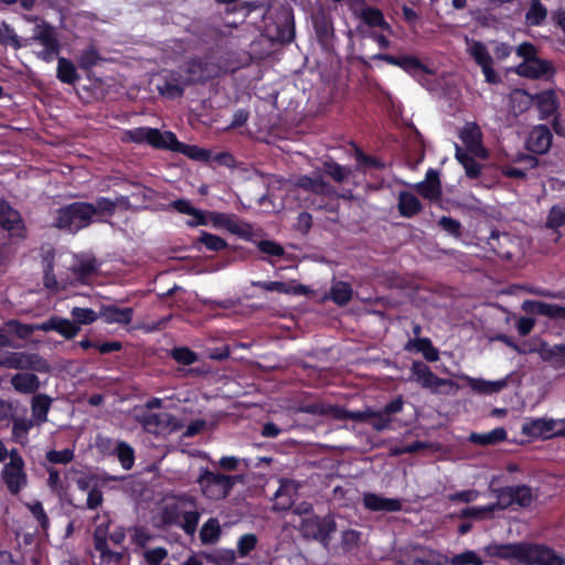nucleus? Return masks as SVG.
Segmentation results:
<instances>
[{
  "label": "nucleus",
  "mask_w": 565,
  "mask_h": 565,
  "mask_svg": "<svg viewBox=\"0 0 565 565\" xmlns=\"http://www.w3.org/2000/svg\"><path fill=\"white\" fill-rule=\"evenodd\" d=\"M242 481L243 475L227 476L211 471L209 468H201L196 480L202 494L213 501H220L228 497L234 486Z\"/></svg>",
  "instance_id": "5"
},
{
  "label": "nucleus",
  "mask_w": 565,
  "mask_h": 565,
  "mask_svg": "<svg viewBox=\"0 0 565 565\" xmlns=\"http://www.w3.org/2000/svg\"><path fill=\"white\" fill-rule=\"evenodd\" d=\"M114 451V456L117 457L122 469L130 470L134 467L136 459L135 449L127 441L117 440Z\"/></svg>",
  "instance_id": "42"
},
{
  "label": "nucleus",
  "mask_w": 565,
  "mask_h": 565,
  "mask_svg": "<svg viewBox=\"0 0 565 565\" xmlns=\"http://www.w3.org/2000/svg\"><path fill=\"white\" fill-rule=\"evenodd\" d=\"M171 131H160L158 128L138 127L125 131V140L135 143H147L156 149H167L168 136Z\"/></svg>",
  "instance_id": "8"
},
{
  "label": "nucleus",
  "mask_w": 565,
  "mask_h": 565,
  "mask_svg": "<svg viewBox=\"0 0 565 565\" xmlns=\"http://www.w3.org/2000/svg\"><path fill=\"white\" fill-rule=\"evenodd\" d=\"M113 207L106 196H98L94 203L75 201L56 210L53 226L75 234L93 223L105 222Z\"/></svg>",
  "instance_id": "3"
},
{
  "label": "nucleus",
  "mask_w": 565,
  "mask_h": 565,
  "mask_svg": "<svg viewBox=\"0 0 565 565\" xmlns=\"http://www.w3.org/2000/svg\"><path fill=\"white\" fill-rule=\"evenodd\" d=\"M414 349L417 352H420L425 360L428 362H435L439 359V352L433 345L431 340L429 338L409 339L405 344V350L412 351Z\"/></svg>",
  "instance_id": "32"
},
{
  "label": "nucleus",
  "mask_w": 565,
  "mask_h": 565,
  "mask_svg": "<svg viewBox=\"0 0 565 565\" xmlns=\"http://www.w3.org/2000/svg\"><path fill=\"white\" fill-rule=\"evenodd\" d=\"M451 565H483L482 558L471 550L456 554L450 559Z\"/></svg>",
  "instance_id": "58"
},
{
  "label": "nucleus",
  "mask_w": 565,
  "mask_h": 565,
  "mask_svg": "<svg viewBox=\"0 0 565 565\" xmlns=\"http://www.w3.org/2000/svg\"><path fill=\"white\" fill-rule=\"evenodd\" d=\"M405 401L402 395L391 399L379 409L366 407L364 411H349L340 405L323 403L310 404L306 412L313 415L328 416L335 420H353L360 424H369L374 431L382 433L395 429V416L404 411Z\"/></svg>",
  "instance_id": "1"
},
{
  "label": "nucleus",
  "mask_w": 565,
  "mask_h": 565,
  "mask_svg": "<svg viewBox=\"0 0 565 565\" xmlns=\"http://www.w3.org/2000/svg\"><path fill=\"white\" fill-rule=\"evenodd\" d=\"M221 527L217 519L210 518L200 530V540L203 544H214L218 541Z\"/></svg>",
  "instance_id": "49"
},
{
  "label": "nucleus",
  "mask_w": 565,
  "mask_h": 565,
  "mask_svg": "<svg viewBox=\"0 0 565 565\" xmlns=\"http://www.w3.org/2000/svg\"><path fill=\"white\" fill-rule=\"evenodd\" d=\"M36 354H28L25 352H12L2 363L4 366L15 370H25L33 367V359Z\"/></svg>",
  "instance_id": "45"
},
{
  "label": "nucleus",
  "mask_w": 565,
  "mask_h": 565,
  "mask_svg": "<svg viewBox=\"0 0 565 565\" xmlns=\"http://www.w3.org/2000/svg\"><path fill=\"white\" fill-rule=\"evenodd\" d=\"M337 530V523L331 515L323 518L313 516L301 522V532L305 536L312 537L323 545H328L330 536Z\"/></svg>",
  "instance_id": "7"
},
{
  "label": "nucleus",
  "mask_w": 565,
  "mask_h": 565,
  "mask_svg": "<svg viewBox=\"0 0 565 565\" xmlns=\"http://www.w3.org/2000/svg\"><path fill=\"white\" fill-rule=\"evenodd\" d=\"M487 244L498 257L505 260L512 259L513 252L511 250L510 246L513 244V242L509 233L500 232L494 228L491 231Z\"/></svg>",
  "instance_id": "22"
},
{
  "label": "nucleus",
  "mask_w": 565,
  "mask_h": 565,
  "mask_svg": "<svg viewBox=\"0 0 565 565\" xmlns=\"http://www.w3.org/2000/svg\"><path fill=\"white\" fill-rule=\"evenodd\" d=\"M565 225V205H553L548 212L546 227L558 230Z\"/></svg>",
  "instance_id": "56"
},
{
  "label": "nucleus",
  "mask_w": 565,
  "mask_h": 565,
  "mask_svg": "<svg viewBox=\"0 0 565 565\" xmlns=\"http://www.w3.org/2000/svg\"><path fill=\"white\" fill-rule=\"evenodd\" d=\"M411 372L415 381L424 388H437L443 384V380L422 361H414L411 366Z\"/></svg>",
  "instance_id": "23"
},
{
  "label": "nucleus",
  "mask_w": 565,
  "mask_h": 565,
  "mask_svg": "<svg viewBox=\"0 0 565 565\" xmlns=\"http://www.w3.org/2000/svg\"><path fill=\"white\" fill-rule=\"evenodd\" d=\"M71 316L73 318V322L79 328L82 324L94 323L99 317V315H97L93 309L81 307H74L71 311Z\"/></svg>",
  "instance_id": "54"
},
{
  "label": "nucleus",
  "mask_w": 565,
  "mask_h": 565,
  "mask_svg": "<svg viewBox=\"0 0 565 565\" xmlns=\"http://www.w3.org/2000/svg\"><path fill=\"white\" fill-rule=\"evenodd\" d=\"M99 317L106 323L129 324L134 318V309L130 307L120 308L115 305H103Z\"/></svg>",
  "instance_id": "26"
},
{
  "label": "nucleus",
  "mask_w": 565,
  "mask_h": 565,
  "mask_svg": "<svg viewBox=\"0 0 565 565\" xmlns=\"http://www.w3.org/2000/svg\"><path fill=\"white\" fill-rule=\"evenodd\" d=\"M459 138L469 151L481 148V131L477 124L468 122L459 134Z\"/></svg>",
  "instance_id": "40"
},
{
  "label": "nucleus",
  "mask_w": 565,
  "mask_h": 565,
  "mask_svg": "<svg viewBox=\"0 0 565 565\" xmlns=\"http://www.w3.org/2000/svg\"><path fill=\"white\" fill-rule=\"evenodd\" d=\"M537 352L544 362L555 369L565 367V343L550 345L547 342H542Z\"/></svg>",
  "instance_id": "27"
},
{
  "label": "nucleus",
  "mask_w": 565,
  "mask_h": 565,
  "mask_svg": "<svg viewBox=\"0 0 565 565\" xmlns=\"http://www.w3.org/2000/svg\"><path fill=\"white\" fill-rule=\"evenodd\" d=\"M507 437V430L502 427H498L486 434L472 433L469 439L477 445L488 446L504 441Z\"/></svg>",
  "instance_id": "44"
},
{
  "label": "nucleus",
  "mask_w": 565,
  "mask_h": 565,
  "mask_svg": "<svg viewBox=\"0 0 565 565\" xmlns=\"http://www.w3.org/2000/svg\"><path fill=\"white\" fill-rule=\"evenodd\" d=\"M322 171L338 183H342L351 173L350 168L341 166L333 160L324 161L322 163Z\"/></svg>",
  "instance_id": "52"
},
{
  "label": "nucleus",
  "mask_w": 565,
  "mask_h": 565,
  "mask_svg": "<svg viewBox=\"0 0 565 565\" xmlns=\"http://www.w3.org/2000/svg\"><path fill=\"white\" fill-rule=\"evenodd\" d=\"M257 248L268 256L282 257L285 255L284 247L275 241L262 239L257 242Z\"/></svg>",
  "instance_id": "62"
},
{
  "label": "nucleus",
  "mask_w": 565,
  "mask_h": 565,
  "mask_svg": "<svg viewBox=\"0 0 565 565\" xmlns=\"http://www.w3.org/2000/svg\"><path fill=\"white\" fill-rule=\"evenodd\" d=\"M533 99L536 102L537 108L545 117L554 115L558 109L557 97L555 92L552 89L536 93L533 96Z\"/></svg>",
  "instance_id": "37"
},
{
  "label": "nucleus",
  "mask_w": 565,
  "mask_h": 565,
  "mask_svg": "<svg viewBox=\"0 0 565 565\" xmlns=\"http://www.w3.org/2000/svg\"><path fill=\"white\" fill-rule=\"evenodd\" d=\"M188 79H183L179 72H170L161 83L157 84L159 94L168 99L180 98L184 94L185 86H189Z\"/></svg>",
  "instance_id": "17"
},
{
  "label": "nucleus",
  "mask_w": 565,
  "mask_h": 565,
  "mask_svg": "<svg viewBox=\"0 0 565 565\" xmlns=\"http://www.w3.org/2000/svg\"><path fill=\"white\" fill-rule=\"evenodd\" d=\"M210 218L213 226L216 228H225L230 233L244 239L252 237V226L248 223L239 221L235 214L211 212Z\"/></svg>",
  "instance_id": "10"
},
{
  "label": "nucleus",
  "mask_w": 565,
  "mask_h": 565,
  "mask_svg": "<svg viewBox=\"0 0 565 565\" xmlns=\"http://www.w3.org/2000/svg\"><path fill=\"white\" fill-rule=\"evenodd\" d=\"M56 77L61 83L68 85H74L79 79L76 66L66 57H58Z\"/></svg>",
  "instance_id": "38"
},
{
  "label": "nucleus",
  "mask_w": 565,
  "mask_h": 565,
  "mask_svg": "<svg viewBox=\"0 0 565 565\" xmlns=\"http://www.w3.org/2000/svg\"><path fill=\"white\" fill-rule=\"evenodd\" d=\"M170 418V413H146L139 417V423L147 433L152 435H163L164 420Z\"/></svg>",
  "instance_id": "31"
},
{
  "label": "nucleus",
  "mask_w": 565,
  "mask_h": 565,
  "mask_svg": "<svg viewBox=\"0 0 565 565\" xmlns=\"http://www.w3.org/2000/svg\"><path fill=\"white\" fill-rule=\"evenodd\" d=\"M468 52L476 64L480 67L493 64L491 54L489 53L487 46L480 41H472Z\"/></svg>",
  "instance_id": "50"
},
{
  "label": "nucleus",
  "mask_w": 565,
  "mask_h": 565,
  "mask_svg": "<svg viewBox=\"0 0 565 565\" xmlns=\"http://www.w3.org/2000/svg\"><path fill=\"white\" fill-rule=\"evenodd\" d=\"M555 425L556 423L553 419L537 418L529 424H524L522 431L533 437H540L551 434L554 430Z\"/></svg>",
  "instance_id": "43"
},
{
  "label": "nucleus",
  "mask_w": 565,
  "mask_h": 565,
  "mask_svg": "<svg viewBox=\"0 0 565 565\" xmlns=\"http://www.w3.org/2000/svg\"><path fill=\"white\" fill-rule=\"evenodd\" d=\"M469 386L472 391L482 394L491 395L501 392L508 386V377L497 381H486L482 379H470Z\"/></svg>",
  "instance_id": "36"
},
{
  "label": "nucleus",
  "mask_w": 565,
  "mask_h": 565,
  "mask_svg": "<svg viewBox=\"0 0 565 565\" xmlns=\"http://www.w3.org/2000/svg\"><path fill=\"white\" fill-rule=\"evenodd\" d=\"M13 388L23 394H33L40 387V380L33 373H17L11 379Z\"/></svg>",
  "instance_id": "35"
},
{
  "label": "nucleus",
  "mask_w": 565,
  "mask_h": 565,
  "mask_svg": "<svg viewBox=\"0 0 565 565\" xmlns=\"http://www.w3.org/2000/svg\"><path fill=\"white\" fill-rule=\"evenodd\" d=\"M168 557V550L159 546L147 550L143 553V558L148 565H161V563Z\"/></svg>",
  "instance_id": "63"
},
{
  "label": "nucleus",
  "mask_w": 565,
  "mask_h": 565,
  "mask_svg": "<svg viewBox=\"0 0 565 565\" xmlns=\"http://www.w3.org/2000/svg\"><path fill=\"white\" fill-rule=\"evenodd\" d=\"M107 527L108 525L105 527L103 525H98L96 527L93 535L94 547L97 552H99L102 561H114L119 563L122 559V554L119 552H114L108 547Z\"/></svg>",
  "instance_id": "25"
},
{
  "label": "nucleus",
  "mask_w": 565,
  "mask_h": 565,
  "mask_svg": "<svg viewBox=\"0 0 565 565\" xmlns=\"http://www.w3.org/2000/svg\"><path fill=\"white\" fill-rule=\"evenodd\" d=\"M547 17V9L540 0H532L525 13L526 23L531 26H540Z\"/></svg>",
  "instance_id": "46"
},
{
  "label": "nucleus",
  "mask_w": 565,
  "mask_h": 565,
  "mask_svg": "<svg viewBox=\"0 0 565 565\" xmlns=\"http://www.w3.org/2000/svg\"><path fill=\"white\" fill-rule=\"evenodd\" d=\"M78 347L83 350L96 349L100 354H109L113 352H119L122 349V343L120 341H108L104 343L92 341L88 338L82 339L77 342Z\"/></svg>",
  "instance_id": "47"
},
{
  "label": "nucleus",
  "mask_w": 565,
  "mask_h": 565,
  "mask_svg": "<svg viewBox=\"0 0 565 565\" xmlns=\"http://www.w3.org/2000/svg\"><path fill=\"white\" fill-rule=\"evenodd\" d=\"M491 494L497 499L495 503L500 511L508 510L511 507L509 487L490 488Z\"/></svg>",
  "instance_id": "61"
},
{
  "label": "nucleus",
  "mask_w": 565,
  "mask_h": 565,
  "mask_svg": "<svg viewBox=\"0 0 565 565\" xmlns=\"http://www.w3.org/2000/svg\"><path fill=\"white\" fill-rule=\"evenodd\" d=\"M353 295L352 286L342 280L334 281L329 291V298L338 306H347Z\"/></svg>",
  "instance_id": "39"
},
{
  "label": "nucleus",
  "mask_w": 565,
  "mask_h": 565,
  "mask_svg": "<svg viewBox=\"0 0 565 565\" xmlns=\"http://www.w3.org/2000/svg\"><path fill=\"white\" fill-rule=\"evenodd\" d=\"M416 192L424 199L436 201L443 193L439 172L435 169H428L424 181L415 185Z\"/></svg>",
  "instance_id": "20"
},
{
  "label": "nucleus",
  "mask_w": 565,
  "mask_h": 565,
  "mask_svg": "<svg viewBox=\"0 0 565 565\" xmlns=\"http://www.w3.org/2000/svg\"><path fill=\"white\" fill-rule=\"evenodd\" d=\"M457 161L463 167L466 174L469 179H477L481 173V164L471 157L468 152L463 151L460 147L456 146Z\"/></svg>",
  "instance_id": "41"
},
{
  "label": "nucleus",
  "mask_w": 565,
  "mask_h": 565,
  "mask_svg": "<svg viewBox=\"0 0 565 565\" xmlns=\"http://www.w3.org/2000/svg\"><path fill=\"white\" fill-rule=\"evenodd\" d=\"M423 210L419 199L411 192L402 191L398 195V212L403 217H413Z\"/></svg>",
  "instance_id": "33"
},
{
  "label": "nucleus",
  "mask_w": 565,
  "mask_h": 565,
  "mask_svg": "<svg viewBox=\"0 0 565 565\" xmlns=\"http://www.w3.org/2000/svg\"><path fill=\"white\" fill-rule=\"evenodd\" d=\"M170 356L179 364L191 365L199 360L198 354L188 347H175L170 351Z\"/></svg>",
  "instance_id": "53"
},
{
  "label": "nucleus",
  "mask_w": 565,
  "mask_h": 565,
  "mask_svg": "<svg viewBox=\"0 0 565 565\" xmlns=\"http://www.w3.org/2000/svg\"><path fill=\"white\" fill-rule=\"evenodd\" d=\"M74 450L71 448L63 450L51 449L45 454L46 460L53 465H67L74 460Z\"/></svg>",
  "instance_id": "55"
},
{
  "label": "nucleus",
  "mask_w": 565,
  "mask_h": 565,
  "mask_svg": "<svg viewBox=\"0 0 565 565\" xmlns=\"http://www.w3.org/2000/svg\"><path fill=\"white\" fill-rule=\"evenodd\" d=\"M312 23L319 44L323 49L331 47L335 38L332 19L326 13L320 12L313 15Z\"/></svg>",
  "instance_id": "18"
},
{
  "label": "nucleus",
  "mask_w": 565,
  "mask_h": 565,
  "mask_svg": "<svg viewBox=\"0 0 565 565\" xmlns=\"http://www.w3.org/2000/svg\"><path fill=\"white\" fill-rule=\"evenodd\" d=\"M31 41L39 42L44 49L38 52V57L43 62L50 63L60 54L61 44L55 29L42 21L33 29V35L30 39H21L14 29L6 21L0 22V44L10 46L13 50H20L31 44Z\"/></svg>",
  "instance_id": "4"
},
{
  "label": "nucleus",
  "mask_w": 565,
  "mask_h": 565,
  "mask_svg": "<svg viewBox=\"0 0 565 565\" xmlns=\"http://www.w3.org/2000/svg\"><path fill=\"white\" fill-rule=\"evenodd\" d=\"M553 135L546 125L532 128L526 140L529 151L536 154H545L552 147Z\"/></svg>",
  "instance_id": "16"
},
{
  "label": "nucleus",
  "mask_w": 565,
  "mask_h": 565,
  "mask_svg": "<svg viewBox=\"0 0 565 565\" xmlns=\"http://www.w3.org/2000/svg\"><path fill=\"white\" fill-rule=\"evenodd\" d=\"M510 490L511 507L518 505L519 508L526 509L532 505L536 499L533 489L527 484L508 486Z\"/></svg>",
  "instance_id": "30"
},
{
  "label": "nucleus",
  "mask_w": 565,
  "mask_h": 565,
  "mask_svg": "<svg viewBox=\"0 0 565 565\" xmlns=\"http://www.w3.org/2000/svg\"><path fill=\"white\" fill-rule=\"evenodd\" d=\"M38 328L44 332L55 331L66 340L74 339L81 331V328L76 323L58 316L50 317Z\"/></svg>",
  "instance_id": "19"
},
{
  "label": "nucleus",
  "mask_w": 565,
  "mask_h": 565,
  "mask_svg": "<svg viewBox=\"0 0 565 565\" xmlns=\"http://www.w3.org/2000/svg\"><path fill=\"white\" fill-rule=\"evenodd\" d=\"M103 57L94 45H89L81 52L77 57V65L82 71L89 72Z\"/></svg>",
  "instance_id": "48"
},
{
  "label": "nucleus",
  "mask_w": 565,
  "mask_h": 565,
  "mask_svg": "<svg viewBox=\"0 0 565 565\" xmlns=\"http://www.w3.org/2000/svg\"><path fill=\"white\" fill-rule=\"evenodd\" d=\"M195 243L203 245L210 252H220L227 248V242L224 238L205 231L201 232Z\"/></svg>",
  "instance_id": "51"
},
{
  "label": "nucleus",
  "mask_w": 565,
  "mask_h": 565,
  "mask_svg": "<svg viewBox=\"0 0 565 565\" xmlns=\"http://www.w3.org/2000/svg\"><path fill=\"white\" fill-rule=\"evenodd\" d=\"M0 226L9 233L10 237L23 239L26 236L21 214L3 199L0 200Z\"/></svg>",
  "instance_id": "9"
},
{
  "label": "nucleus",
  "mask_w": 565,
  "mask_h": 565,
  "mask_svg": "<svg viewBox=\"0 0 565 565\" xmlns=\"http://www.w3.org/2000/svg\"><path fill=\"white\" fill-rule=\"evenodd\" d=\"M514 73L524 78L551 81L556 68L551 61L537 58L531 63H520L515 66Z\"/></svg>",
  "instance_id": "11"
},
{
  "label": "nucleus",
  "mask_w": 565,
  "mask_h": 565,
  "mask_svg": "<svg viewBox=\"0 0 565 565\" xmlns=\"http://www.w3.org/2000/svg\"><path fill=\"white\" fill-rule=\"evenodd\" d=\"M199 520L200 513L198 511H185L182 513V522H179V525L188 535H193L196 531Z\"/></svg>",
  "instance_id": "60"
},
{
  "label": "nucleus",
  "mask_w": 565,
  "mask_h": 565,
  "mask_svg": "<svg viewBox=\"0 0 565 565\" xmlns=\"http://www.w3.org/2000/svg\"><path fill=\"white\" fill-rule=\"evenodd\" d=\"M297 185L307 192L318 195H327L332 191V185L324 181L320 174L300 175L297 180Z\"/></svg>",
  "instance_id": "29"
},
{
  "label": "nucleus",
  "mask_w": 565,
  "mask_h": 565,
  "mask_svg": "<svg viewBox=\"0 0 565 565\" xmlns=\"http://www.w3.org/2000/svg\"><path fill=\"white\" fill-rule=\"evenodd\" d=\"M258 539L253 533L242 535L237 541V553L239 557H246L255 550Z\"/></svg>",
  "instance_id": "59"
},
{
  "label": "nucleus",
  "mask_w": 565,
  "mask_h": 565,
  "mask_svg": "<svg viewBox=\"0 0 565 565\" xmlns=\"http://www.w3.org/2000/svg\"><path fill=\"white\" fill-rule=\"evenodd\" d=\"M1 480L12 495H17L28 484L25 465L4 463Z\"/></svg>",
  "instance_id": "12"
},
{
  "label": "nucleus",
  "mask_w": 565,
  "mask_h": 565,
  "mask_svg": "<svg viewBox=\"0 0 565 565\" xmlns=\"http://www.w3.org/2000/svg\"><path fill=\"white\" fill-rule=\"evenodd\" d=\"M36 426V424L26 417H13L12 418V440L21 446H25L29 443V431Z\"/></svg>",
  "instance_id": "34"
},
{
  "label": "nucleus",
  "mask_w": 565,
  "mask_h": 565,
  "mask_svg": "<svg viewBox=\"0 0 565 565\" xmlns=\"http://www.w3.org/2000/svg\"><path fill=\"white\" fill-rule=\"evenodd\" d=\"M369 28H380L390 35L394 33L392 25L385 20L384 13L376 7L365 6L358 14Z\"/></svg>",
  "instance_id": "24"
},
{
  "label": "nucleus",
  "mask_w": 565,
  "mask_h": 565,
  "mask_svg": "<svg viewBox=\"0 0 565 565\" xmlns=\"http://www.w3.org/2000/svg\"><path fill=\"white\" fill-rule=\"evenodd\" d=\"M362 541V533L356 530H345L341 534V547L344 552H351L359 547Z\"/></svg>",
  "instance_id": "57"
},
{
  "label": "nucleus",
  "mask_w": 565,
  "mask_h": 565,
  "mask_svg": "<svg viewBox=\"0 0 565 565\" xmlns=\"http://www.w3.org/2000/svg\"><path fill=\"white\" fill-rule=\"evenodd\" d=\"M443 231L447 232L454 237L461 236V223L451 216H441L438 222Z\"/></svg>",
  "instance_id": "64"
},
{
  "label": "nucleus",
  "mask_w": 565,
  "mask_h": 565,
  "mask_svg": "<svg viewBox=\"0 0 565 565\" xmlns=\"http://www.w3.org/2000/svg\"><path fill=\"white\" fill-rule=\"evenodd\" d=\"M522 309L529 313L565 320V307L540 300H525Z\"/></svg>",
  "instance_id": "21"
},
{
  "label": "nucleus",
  "mask_w": 565,
  "mask_h": 565,
  "mask_svg": "<svg viewBox=\"0 0 565 565\" xmlns=\"http://www.w3.org/2000/svg\"><path fill=\"white\" fill-rule=\"evenodd\" d=\"M484 551L490 557L520 565H565V557L544 543L529 541L492 543Z\"/></svg>",
  "instance_id": "2"
},
{
  "label": "nucleus",
  "mask_w": 565,
  "mask_h": 565,
  "mask_svg": "<svg viewBox=\"0 0 565 565\" xmlns=\"http://www.w3.org/2000/svg\"><path fill=\"white\" fill-rule=\"evenodd\" d=\"M189 84H204L221 74L220 66L206 57H194L185 63Z\"/></svg>",
  "instance_id": "6"
},
{
  "label": "nucleus",
  "mask_w": 565,
  "mask_h": 565,
  "mask_svg": "<svg viewBox=\"0 0 565 565\" xmlns=\"http://www.w3.org/2000/svg\"><path fill=\"white\" fill-rule=\"evenodd\" d=\"M275 34L273 40L281 44L291 43L295 40V17L291 9H282L276 14Z\"/></svg>",
  "instance_id": "14"
},
{
  "label": "nucleus",
  "mask_w": 565,
  "mask_h": 565,
  "mask_svg": "<svg viewBox=\"0 0 565 565\" xmlns=\"http://www.w3.org/2000/svg\"><path fill=\"white\" fill-rule=\"evenodd\" d=\"M372 60L384 61L390 65L402 68L409 75H415L418 72L430 73L427 66L418 57L413 55L395 56L387 53H377L372 56Z\"/></svg>",
  "instance_id": "13"
},
{
  "label": "nucleus",
  "mask_w": 565,
  "mask_h": 565,
  "mask_svg": "<svg viewBox=\"0 0 565 565\" xmlns=\"http://www.w3.org/2000/svg\"><path fill=\"white\" fill-rule=\"evenodd\" d=\"M53 399L43 393L35 394L31 401L32 420L36 426H42L47 422V415L51 409Z\"/></svg>",
  "instance_id": "28"
},
{
  "label": "nucleus",
  "mask_w": 565,
  "mask_h": 565,
  "mask_svg": "<svg viewBox=\"0 0 565 565\" xmlns=\"http://www.w3.org/2000/svg\"><path fill=\"white\" fill-rule=\"evenodd\" d=\"M168 136V150L179 152L188 157L189 159L201 161V162H210L212 159V152L209 149L201 148L195 145H188L178 140L174 132L171 131V135Z\"/></svg>",
  "instance_id": "15"
}]
</instances>
